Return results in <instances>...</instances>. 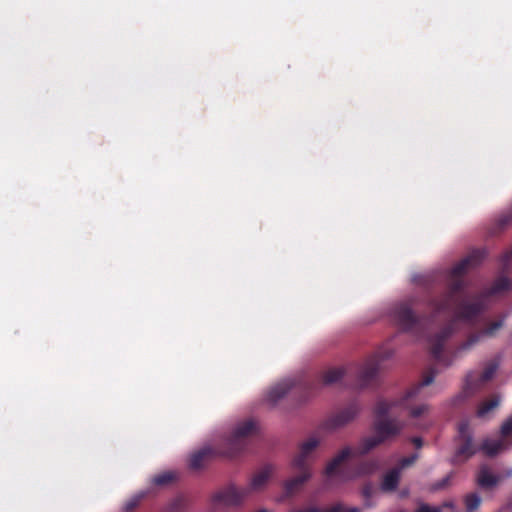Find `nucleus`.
Returning <instances> with one entry per match:
<instances>
[{
  "mask_svg": "<svg viewBox=\"0 0 512 512\" xmlns=\"http://www.w3.org/2000/svg\"><path fill=\"white\" fill-rule=\"evenodd\" d=\"M270 478L269 471H261L256 474L251 480V486L255 490H259L266 485Z\"/></svg>",
  "mask_w": 512,
  "mask_h": 512,
  "instance_id": "obj_6",
  "label": "nucleus"
},
{
  "mask_svg": "<svg viewBox=\"0 0 512 512\" xmlns=\"http://www.w3.org/2000/svg\"><path fill=\"white\" fill-rule=\"evenodd\" d=\"M327 512H357V510L354 509V508H348V507H344V506L338 505V506H335V507L331 508Z\"/></svg>",
  "mask_w": 512,
  "mask_h": 512,
  "instance_id": "obj_16",
  "label": "nucleus"
},
{
  "mask_svg": "<svg viewBox=\"0 0 512 512\" xmlns=\"http://www.w3.org/2000/svg\"><path fill=\"white\" fill-rule=\"evenodd\" d=\"M498 479L494 477L486 468L481 469L478 475V482L483 487H491L497 483Z\"/></svg>",
  "mask_w": 512,
  "mask_h": 512,
  "instance_id": "obj_5",
  "label": "nucleus"
},
{
  "mask_svg": "<svg viewBox=\"0 0 512 512\" xmlns=\"http://www.w3.org/2000/svg\"><path fill=\"white\" fill-rule=\"evenodd\" d=\"M428 411V407L426 405H421L419 408L417 409H412L411 410V415L413 417H419L420 415L424 414L425 412Z\"/></svg>",
  "mask_w": 512,
  "mask_h": 512,
  "instance_id": "obj_17",
  "label": "nucleus"
},
{
  "mask_svg": "<svg viewBox=\"0 0 512 512\" xmlns=\"http://www.w3.org/2000/svg\"><path fill=\"white\" fill-rule=\"evenodd\" d=\"M501 432L504 436L512 432V417L502 425Z\"/></svg>",
  "mask_w": 512,
  "mask_h": 512,
  "instance_id": "obj_15",
  "label": "nucleus"
},
{
  "mask_svg": "<svg viewBox=\"0 0 512 512\" xmlns=\"http://www.w3.org/2000/svg\"><path fill=\"white\" fill-rule=\"evenodd\" d=\"M400 430V427L397 426V427H393L392 429L388 428L386 425H381L379 428H378V431L379 433L381 434L382 438H384L385 436H388L390 434H395L397 433L398 431Z\"/></svg>",
  "mask_w": 512,
  "mask_h": 512,
  "instance_id": "obj_11",
  "label": "nucleus"
},
{
  "mask_svg": "<svg viewBox=\"0 0 512 512\" xmlns=\"http://www.w3.org/2000/svg\"><path fill=\"white\" fill-rule=\"evenodd\" d=\"M480 505V498L476 495H473L467 499V509L472 512Z\"/></svg>",
  "mask_w": 512,
  "mask_h": 512,
  "instance_id": "obj_12",
  "label": "nucleus"
},
{
  "mask_svg": "<svg viewBox=\"0 0 512 512\" xmlns=\"http://www.w3.org/2000/svg\"><path fill=\"white\" fill-rule=\"evenodd\" d=\"M417 458V455H412L410 457H407V458H404L401 460L400 462V466L401 468H405V467H408L409 465H411L412 463H414V461L416 460Z\"/></svg>",
  "mask_w": 512,
  "mask_h": 512,
  "instance_id": "obj_18",
  "label": "nucleus"
},
{
  "mask_svg": "<svg viewBox=\"0 0 512 512\" xmlns=\"http://www.w3.org/2000/svg\"><path fill=\"white\" fill-rule=\"evenodd\" d=\"M206 453V451H201L194 454L191 458V465L195 468H198L200 466L199 459L206 455Z\"/></svg>",
  "mask_w": 512,
  "mask_h": 512,
  "instance_id": "obj_14",
  "label": "nucleus"
},
{
  "mask_svg": "<svg viewBox=\"0 0 512 512\" xmlns=\"http://www.w3.org/2000/svg\"><path fill=\"white\" fill-rule=\"evenodd\" d=\"M416 512H440V510L435 507H429L427 505H422L419 507V509Z\"/></svg>",
  "mask_w": 512,
  "mask_h": 512,
  "instance_id": "obj_20",
  "label": "nucleus"
},
{
  "mask_svg": "<svg viewBox=\"0 0 512 512\" xmlns=\"http://www.w3.org/2000/svg\"><path fill=\"white\" fill-rule=\"evenodd\" d=\"M498 405V400H490L489 402L484 403L479 409L478 414L480 416L485 415L490 410L494 409Z\"/></svg>",
  "mask_w": 512,
  "mask_h": 512,
  "instance_id": "obj_9",
  "label": "nucleus"
},
{
  "mask_svg": "<svg viewBox=\"0 0 512 512\" xmlns=\"http://www.w3.org/2000/svg\"><path fill=\"white\" fill-rule=\"evenodd\" d=\"M414 442H415L417 447H421V445H422L421 439L417 438V439L414 440Z\"/></svg>",
  "mask_w": 512,
  "mask_h": 512,
  "instance_id": "obj_21",
  "label": "nucleus"
},
{
  "mask_svg": "<svg viewBox=\"0 0 512 512\" xmlns=\"http://www.w3.org/2000/svg\"><path fill=\"white\" fill-rule=\"evenodd\" d=\"M257 429L256 423L252 420H246L244 422L239 423L234 430V435L236 437H243L255 432Z\"/></svg>",
  "mask_w": 512,
  "mask_h": 512,
  "instance_id": "obj_2",
  "label": "nucleus"
},
{
  "mask_svg": "<svg viewBox=\"0 0 512 512\" xmlns=\"http://www.w3.org/2000/svg\"><path fill=\"white\" fill-rule=\"evenodd\" d=\"M482 449L488 455H494L503 449L502 444L498 440H486Z\"/></svg>",
  "mask_w": 512,
  "mask_h": 512,
  "instance_id": "obj_7",
  "label": "nucleus"
},
{
  "mask_svg": "<svg viewBox=\"0 0 512 512\" xmlns=\"http://www.w3.org/2000/svg\"><path fill=\"white\" fill-rule=\"evenodd\" d=\"M292 387L291 381L285 380L270 389L267 394V400L271 403L276 402L278 399L283 397Z\"/></svg>",
  "mask_w": 512,
  "mask_h": 512,
  "instance_id": "obj_1",
  "label": "nucleus"
},
{
  "mask_svg": "<svg viewBox=\"0 0 512 512\" xmlns=\"http://www.w3.org/2000/svg\"><path fill=\"white\" fill-rule=\"evenodd\" d=\"M319 444L318 439L315 437L307 439L301 446V455L307 456Z\"/></svg>",
  "mask_w": 512,
  "mask_h": 512,
  "instance_id": "obj_8",
  "label": "nucleus"
},
{
  "mask_svg": "<svg viewBox=\"0 0 512 512\" xmlns=\"http://www.w3.org/2000/svg\"><path fill=\"white\" fill-rule=\"evenodd\" d=\"M309 477V475H305L303 477H300V478H295L291 481H289L287 483V489L288 490H292L295 486H297L298 484L302 483L303 481H305L307 478Z\"/></svg>",
  "mask_w": 512,
  "mask_h": 512,
  "instance_id": "obj_13",
  "label": "nucleus"
},
{
  "mask_svg": "<svg viewBox=\"0 0 512 512\" xmlns=\"http://www.w3.org/2000/svg\"><path fill=\"white\" fill-rule=\"evenodd\" d=\"M172 479H173V474L170 472H166V473H163L162 475L156 476L153 481H154V483H156L158 485H163V484L170 482Z\"/></svg>",
  "mask_w": 512,
  "mask_h": 512,
  "instance_id": "obj_10",
  "label": "nucleus"
},
{
  "mask_svg": "<svg viewBox=\"0 0 512 512\" xmlns=\"http://www.w3.org/2000/svg\"><path fill=\"white\" fill-rule=\"evenodd\" d=\"M349 454L348 451H342L339 455H337L326 467V473L329 476H332L333 474L337 473L341 467L344 459Z\"/></svg>",
  "mask_w": 512,
  "mask_h": 512,
  "instance_id": "obj_3",
  "label": "nucleus"
},
{
  "mask_svg": "<svg viewBox=\"0 0 512 512\" xmlns=\"http://www.w3.org/2000/svg\"><path fill=\"white\" fill-rule=\"evenodd\" d=\"M470 446H471V442H470V440H468L467 445H465L459 449V453L462 455H467V456L471 455L473 452H472Z\"/></svg>",
  "mask_w": 512,
  "mask_h": 512,
  "instance_id": "obj_19",
  "label": "nucleus"
},
{
  "mask_svg": "<svg viewBox=\"0 0 512 512\" xmlns=\"http://www.w3.org/2000/svg\"><path fill=\"white\" fill-rule=\"evenodd\" d=\"M399 481V470H393L387 473L384 477L382 488L391 491L396 488Z\"/></svg>",
  "mask_w": 512,
  "mask_h": 512,
  "instance_id": "obj_4",
  "label": "nucleus"
}]
</instances>
